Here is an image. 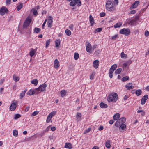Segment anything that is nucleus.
Masks as SVG:
<instances>
[{"label": "nucleus", "mask_w": 149, "mask_h": 149, "mask_svg": "<svg viewBox=\"0 0 149 149\" xmlns=\"http://www.w3.org/2000/svg\"><path fill=\"white\" fill-rule=\"evenodd\" d=\"M76 117L77 121H79L80 120L81 117V113H77Z\"/></svg>", "instance_id": "nucleus-18"}, {"label": "nucleus", "mask_w": 149, "mask_h": 149, "mask_svg": "<svg viewBox=\"0 0 149 149\" xmlns=\"http://www.w3.org/2000/svg\"><path fill=\"white\" fill-rule=\"evenodd\" d=\"M21 115L19 114H17L15 115V116L14 117V119H16L19 118L21 117Z\"/></svg>", "instance_id": "nucleus-51"}, {"label": "nucleus", "mask_w": 149, "mask_h": 149, "mask_svg": "<svg viewBox=\"0 0 149 149\" xmlns=\"http://www.w3.org/2000/svg\"><path fill=\"white\" fill-rule=\"evenodd\" d=\"M86 51L90 53H91V49H92L91 45L88 42L86 43Z\"/></svg>", "instance_id": "nucleus-10"}, {"label": "nucleus", "mask_w": 149, "mask_h": 149, "mask_svg": "<svg viewBox=\"0 0 149 149\" xmlns=\"http://www.w3.org/2000/svg\"><path fill=\"white\" fill-rule=\"evenodd\" d=\"M65 32L66 35L68 36L70 35L71 34V32L68 29H66L65 31Z\"/></svg>", "instance_id": "nucleus-43"}, {"label": "nucleus", "mask_w": 149, "mask_h": 149, "mask_svg": "<svg viewBox=\"0 0 149 149\" xmlns=\"http://www.w3.org/2000/svg\"><path fill=\"white\" fill-rule=\"evenodd\" d=\"M60 41L59 39H57L55 41V45L56 46L58 47H59L60 45Z\"/></svg>", "instance_id": "nucleus-25"}, {"label": "nucleus", "mask_w": 149, "mask_h": 149, "mask_svg": "<svg viewBox=\"0 0 149 149\" xmlns=\"http://www.w3.org/2000/svg\"><path fill=\"white\" fill-rule=\"evenodd\" d=\"M105 15V13L104 12H102L100 13V17H102L104 16Z\"/></svg>", "instance_id": "nucleus-56"}, {"label": "nucleus", "mask_w": 149, "mask_h": 149, "mask_svg": "<svg viewBox=\"0 0 149 149\" xmlns=\"http://www.w3.org/2000/svg\"><path fill=\"white\" fill-rule=\"evenodd\" d=\"M145 35L147 37L149 36V32L147 31H146L145 33Z\"/></svg>", "instance_id": "nucleus-58"}, {"label": "nucleus", "mask_w": 149, "mask_h": 149, "mask_svg": "<svg viewBox=\"0 0 149 149\" xmlns=\"http://www.w3.org/2000/svg\"><path fill=\"white\" fill-rule=\"evenodd\" d=\"M119 32L121 34L125 35L126 36L129 35L131 33L130 29L128 28L121 29L120 30Z\"/></svg>", "instance_id": "nucleus-5"}, {"label": "nucleus", "mask_w": 149, "mask_h": 149, "mask_svg": "<svg viewBox=\"0 0 149 149\" xmlns=\"http://www.w3.org/2000/svg\"><path fill=\"white\" fill-rule=\"evenodd\" d=\"M16 104L15 103H13L10 107V109L11 111H13L16 108Z\"/></svg>", "instance_id": "nucleus-15"}, {"label": "nucleus", "mask_w": 149, "mask_h": 149, "mask_svg": "<svg viewBox=\"0 0 149 149\" xmlns=\"http://www.w3.org/2000/svg\"><path fill=\"white\" fill-rule=\"evenodd\" d=\"M99 105L100 107L102 108H106L108 107V106L106 104L103 102L100 103Z\"/></svg>", "instance_id": "nucleus-22"}, {"label": "nucleus", "mask_w": 149, "mask_h": 149, "mask_svg": "<svg viewBox=\"0 0 149 149\" xmlns=\"http://www.w3.org/2000/svg\"><path fill=\"white\" fill-rule=\"evenodd\" d=\"M94 75L93 74H91L90 76V79L91 80H92L94 79Z\"/></svg>", "instance_id": "nucleus-59"}, {"label": "nucleus", "mask_w": 149, "mask_h": 149, "mask_svg": "<svg viewBox=\"0 0 149 149\" xmlns=\"http://www.w3.org/2000/svg\"><path fill=\"white\" fill-rule=\"evenodd\" d=\"M120 117V115L119 113L115 114L113 116V119L115 120H117Z\"/></svg>", "instance_id": "nucleus-23"}, {"label": "nucleus", "mask_w": 149, "mask_h": 149, "mask_svg": "<svg viewBox=\"0 0 149 149\" xmlns=\"http://www.w3.org/2000/svg\"><path fill=\"white\" fill-rule=\"evenodd\" d=\"M41 30L40 29L36 27L34 29V32H36V33H38Z\"/></svg>", "instance_id": "nucleus-44"}, {"label": "nucleus", "mask_w": 149, "mask_h": 149, "mask_svg": "<svg viewBox=\"0 0 149 149\" xmlns=\"http://www.w3.org/2000/svg\"><path fill=\"white\" fill-rule=\"evenodd\" d=\"M13 135L17 137V136L18 134V131L17 130H14L13 132Z\"/></svg>", "instance_id": "nucleus-38"}, {"label": "nucleus", "mask_w": 149, "mask_h": 149, "mask_svg": "<svg viewBox=\"0 0 149 149\" xmlns=\"http://www.w3.org/2000/svg\"><path fill=\"white\" fill-rule=\"evenodd\" d=\"M29 108L30 107L29 106L26 107L25 108V111L26 112L28 111L29 110Z\"/></svg>", "instance_id": "nucleus-61"}, {"label": "nucleus", "mask_w": 149, "mask_h": 149, "mask_svg": "<svg viewBox=\"0 0 149 149\" xmlns=\"http://www.w3.org/2000/svg\"><path fill=\"white\" fill-rule=\"evenodd\" d=\"M99 61L98 60H95L93 62V66L95 68H97L98 67Z\"/></svg>", "instance_id": "nucleus-17"}, {"label": "nucleus", "mask_w": 149, "mask_h": 149, "mask_svg": "<svg viewBox=\"0 0 149 149\" xmlns=\"http://www.w3.org/2000/svg\"><path fill=\"white\" fill-rule=\"evenodd\" d=\"M47 20V19H45V21L44 22L43 24H42V28L43 29H44V27L46 23Z\"/></svg>", "instance_id": "nucleus-62"}, {"label": "nucleus", "mask_w": 149, "mask_h": 149, "mask_svg": "<svg viewBox=\"0 0 149 149\" xmlns=\"http://www.w3.org/2000/svg\"><path fill=\"white\" fill-rule=\"evenodd\" d=\"M31 83L34 84L35 86L37 85L38 84V81L37 79H33L31 81Z\"/></svg>", "instance_id": "nucleus-36"}, {"label": "nucleus", "mask_w": 149, "mask_h": 149, "mask_svg": "<svg viewBox=\"0 0 149 149\" xmlns=\"http://www.w3.org/2000/svg\"><path fill=\"white\" fill-rule=\"evenodd\" d=\"M121 57L122 58H126L127 57V55L125 54L124 52H122L120 54Z\"/></svg>", "instance_id": "nucleus-45"}, {"label": "nucleus", "mask_w": 149, "mask_h": 149, "mask_svg": "<svg viewBox=\"0 0 149 149\" xmlns=\"http://www.w3.org/2000/svg\"><path fill=\"white\" fill-rule=\"evenodd\" d=\"M56 111H54L50 113L48 115L52 118V117L56 114Z\"/></svg>", "instance_id": "nucleus-35"}, {"label": "nucleus", "mask_w": 149, "mask_h": 149, "mask_svg": "<svg viewBox=\"0 0 149 149\" xmlns=\"http://www.w3.org/2000/svg\"><path fill=\"white\" fill-rule=\"evenodd\" d=\"M110 142L109 140L106 141L105 143V146L107 148H109L111 147Z\"/></svg>", "instance_id": "nucleus-26"}, {"label": "nucleus", "mask_w": 149, "mask_h": 149, "mask_svg": "<svg viewBox=\"0 0 149 149\" xmlns=\"http://www.w3.org/2000/svg\"><path fill=\"white\" fill-rule=\"evenodd\" d=\"M77 6L79 7L81 5V2L80 0H73L69 3V5L71 6Z\"/></svg>", "instance_id": "nucleus-4"}, {"label": "nucleus", "mask_w": 149, "mask_h": 149, "mask_svg": "<svg viewBox=\"0 0 149 149\" xmlns=\"http://www.w3.org/2000/svg\"><path fill=\"white\" fill-rule=\"evenodd\" d=\"M102 29L101 28H97L95 30V31H94V33H95L96 32H100L102 31Z\"/></svg>", "instance_id": "nucleus-47"}, {"label": "nucleus", "mask_w": 149, "mask_h": 149, "mask_svg": "<svg viewBox=\"0 0 149 149\" xmlns=\"http://www.w3.org/2000/svg\"><path fill=\"white\" fill-rule=\"evenodd\" d=\"M8 10L5 6H2L0 9V14L1 15H3L5 13H8Z\"/></svg>", "instance_id": "nucleus-8"}, {"label": "nucleus", "mask_w": 149, "mask_h": 149, "mask_svg": "<svg viewBox=\"0 0 149 149\" xmlns=\"http://www.w3.org/2000/svg\"><path fill=\"white\" fill-rule=\"evenodd\" d=\"M120 120V122L121 124L124 123L126 121V118L125 117H123L121 118L120 119H118Z\"/></svg>", "instance_id": "nucleus-28"}, {"label": "nucleus", "mask_w": 149, "mask_h": 149, "mask_svg": "<svg viewBox=\"0 0 149 149\" xmlns=\"http://www.w3.org/2000/svg\"><path fill=\"white\" fill-rule=\"evenodd\" d=\"M138 20V17L136 16L129 22V24L131 25L135 26L137 24Z\"/></svg>", "instance_id": "nucleus-7"}, {"label": "nucleus", "mask_w": 149, "mask_h": 149, "mask_svg": "<svg viewBox=\"0 0 149 149\" xmlns=\"http://www.w3.org/2000/svg\"><path fill=\"white\" fill-rule=\"evenodd\" d=\"M139 3V1H136L130 7V10H131L133 8H136Z\"/></svg>", "instance_id": "nucleus-11"}, {"label": "nucleus", "mask_w": 149, "mask_h": 149, "mask_svg": "<svg viewBox=\"0 0 149 149\" xmlns=\"http://www.w3.org/2000/svg\"><path fill=\"white\" fill-rule=\"evenodd\" d=\"M46 87V84H43L40 85L38 88H36V90L38 91V93L41 92L45 91Z\"/></svg>", "instance_id": "nucleus-6"}, {"label": "nucleus", "mask_w": 149, "mask_h": 149, "mask_svg": "<svg viewBox=\"0 0 149 149\" xmlns=\"http://www.w3.org/2000/svg\"><path fill=\"white\" fill-rule=\"evenodd\" d=\"M38 113V111H34L32 114V115L33 116H34L37 115Z\"/></svg>", "instance_id": "nucleus-53"}, {"label": "nucleus", "mask_w": 149, "mask_h": 149, "mask_svg": "<svg viewBox=\"0 0 149 149\" xmlns=\"http://www.w3.org/2000/svg\"><path fill=\"white\" fill-rule=\"evenodd\" d=\"M53 18L51 16H49L47 20V26L48 27L51 28L53 22Z\"/></svg>", "instance_id": "nucleus-9"}, {"label": "nucleus", "mask_w": 149, "mask_h": 149, "mask_svg": "<svg viewBox=\"0 0 149 149\" xmlns=\"http://www.w3.org/2000/svg\"><path fill=\"white\" fill-rule=\"evenodd\" d=\"M89 21L91 24V26H92L94 23V19L91 15H90L89 16Z\"/></svg>", "instance_id": "nucleus-20"}, {"label": "nucleus", "mask_w": 149, "mask_h": 149, "mask_svg": "<svg viewBox=\"0 0 149 149\" xmlns=\"http://www.w3.org/2000/svg\"><path fill=\"white\" fill-rule=\"evenodd\" d=\"M13 79L15 82H17L19 80V77H17L16 75L14 74L13 76Z\"/></svg>", "instance_id": "nucleus-30"}, {"label": "nucleus", "mask_w": 149, "mask_h": 149, "mask_svg": "<svg viewBox=\"0 0 149 149\" xmlns=\"http://www.w3.org/2000/svg\"><path fill=\"white\" fill-rule=\"evenodd\" d=\"M114 72L113 70H111L110 69L109 70V76L110 78H112L113 76V73Z\"/></svg>", "instance_id": "nucleus-37"}, {"label": "nucleus", "mask_w": 149, "mask_h": 149, "mask_svg": "<svg viewBox=\"0 0 149 149\" xmlns=\"http://www.w3.org/2000/svg\"><path fill=\"white\" fill-rule=\"evenodd\" d=\"M33 15L35 16H36L38 14L37 10L36 9H33Z\"/></svg>", "instance_id": "nucleus-49"}, {"label": "nucleus", "mask_w": 149, "mask_h": 149, "mask_svg": "<svg viewBox=\"0 0 149 149\" xmlns=\"http://www.w3.org/2000/svg\"><path fill=\"white\" fill-rule=\"evenodd\" d=\"M137 113H141V115L143 116L145 115V112L144 111L142 110H139L137 111Z\"/></svg>", "instance_id": "nucleus-42"}, {"label": "nucleus", "mask_w": 149, "mask_h": 149, "mask_svg": "<svg viewBox=\"0 0 149 149\" xmlns=\"http://www.w3.org/2000/svg\"><path fill=\"white\" fill-rule=\"evenodd\" d=\"M131 63V61H127L123 64V67L124 68H125L127 66H128Z\"/></svg>", "instance_id": "nucleus-27"}, {"label": "nucleus", "mask_w": 149, "mask_h": 149, "mask_svg": "<svg viewBox=\"0 0 149 149\" xmlns=\"http://www.w3.org/2000/svg\"><path fill=\"white\" fill-rule=\"evenodd\" d=\"M51 130L52 131H54L56 130V128L54 127H51Z\"/></svg>", "instance_id": "nucleus-64"}, {"label": "nucleus", "mask_w": 149, "mask_h": 149, "mask_svg": "<svg viewBox=\"0 0 149 149\" xmlns=\"http://www.w3.org/2000/svg\"><path fill=\"white\" fill-rule=\"evenodd\" d=\"M65 147L66 148L71 149L72 148V146L70 143H66L65 146Z\"/></svg>", "instance_id": "nucleus-19"}, {"label": "nucleus", "mask_w": 149, "mask_h": 149, "mask_svg": "<svg viewBox=\"0 0 149 149\" xmlns=\"http://www.w3.org/2000/svg\"><path fill=\"white\" fill-rule=\"evenodd\" d=\"M114 3V2L113 0H108L106 3L105 5L106 9L110 11H113L115 10L116 8Z\"/></svg>", "instance_id": "nucleus-2"}, {"label": "nucleus", "mask_w": 149, "mask_h": 149, "mask_svg": "<svg viewBox=\"0 0 149 149\" xmlns=\"http://www.w3.org/2000/svg\"><path fill=\"white\" fill-rule=\"evenodd\" d=\"M52 118L48 115L46 120V123H49L50 121Z\"/></svg>", "instance_id": "nucleus-50"}, {"label": "nucleus", "mask_w": 149, "mask_h": 149, "mask_svg": "<svg viewBox=\"0 0 149 149\" xmlns=\"http://www.w3.org/2000/svg\"><path fill=\"white\" fill-rule=\"evenodd\" d=\"M117 67V65L116 64H114L111 67L110 69L114 71L116 69Z\"/></svg>", "instance_id": "nucleus-34"}, {"label": "nucleus", "mask_w": 149, "mask_h": 149, "mask_svg": "<svg viewBox=\"0 0 149 149\" xmlns=\"http://www.w3.org/2000/svg\"><path fill=\"white\" fill-rule=\"evenodd\" d=\"M38 92L37 90H36V88L34 89H30L29 91L27 93V94L28 95H33L34 94H37Z\"/></svg>", "instance_id": "nucleus-12"}, {"label": "nucleus", "mask_w": 149, "mask_h": 149, "mask_svg": "<svg viewBox=\"0 0 149 149\" xmlns=\"http://www.w3.org/2000/svg\"><path fill=\"white\" fill-rule=\"evenodd\" d=\"M36 49H32V50L30 51L29 52V55L31 57H32L35 54L36 52Z\"/></svg>", "instance_id": "nucleus-21"}, {"label": "nucleus", "mask_w": 149, "mask_h": 149, "mask_svg": "<svg viewBox=\"0 0 149 149\" xmlns=\"http://www.w3.org/2000/svg\"><path fill=\"white\" fill-rule=\"evenodd\" d=\"M31 21V19L30 17H27L24 22L23 26V31H25L27 34H30L31 31V29L29 26Z\"/></svg>", "instance_id": "nucleus-1"}, {"label": "nucleus", "mask_w": 149, "mask_h": 149, "mask_svg": "<svg viewBox=\"0 0 149 149\" xmlns=\"http://www.w3.org/2000/svg\"><path fill=\"white\" fill-rule=\"evenodd\" d=\"M27 91V90L25 89L24 91H22L20 94V99H22L25 95V93Z\"/></svg>", "instance_id": "nucleus-24"}, {"label": "nucleus", "mask_w": 149, "mask_h": 149, "mask_svg": "<svg viewBox=\"0 0 149 149\" xmlns=\"http://www.w3.org/2000/svg\"><path fill=\"white\" fill-rule=\"evenodd\" d=\"M148 95L147 94L145 95L141 99V103L142 105L144 104L146 100L148 99Z\"/></svg>", "instance_id": "nucleus-13"}, {"label": "nucleus", "mask_w": 149, "mask_h": 149, "mask_svg": "<svg viewBox=\"0 0 149 149\" xmlns=\"http://www.w3.org/2000/svg\"><path fill=\"white\" fill-rule=\"evenodd\" d=\"M122 70V69L121 68H119L116 70L115 71V73L116 74H119L121 72Z\"/></svg>", "instance_id": "nucleus-39"}, {"label": "nucleus", "mask_w": 149, "mask_h": 149, "mask_svg": "<svg viewBox=\"0 0 149 149\" xmlns=\"http://www.w3.org/2000/svg\"><path fill=\"white\" fill-rule=\"evenodd\" d=\"M142 91L140 89H138L136 90V95L137 96L140 95L142 93Z\"/></svg>", "instance_id": "nucleus-33"}, {"label": "nucleus", "mask_w": 149, "mask_h": 149, "mask_svg": "<svg viewBox=\"0 0 149 149\" xmlns=\"http://www.w3.org/2000/svg\"><path fill=\"white\" fill-rule=\"evenodd\" d=\"M122 25V23L121 22H119L116 24L114 26V27L115 28H117L120 27Z\"/></svg>", "instance_id": "nucleus-32"}, {"label": "nucleus", "mask_w": 149, "mask_h": 149, "mask_svg": "<svg viewBox=\"0 0 149 149\" xmlns=\"http://www.w3.org/2000/svg\"><path fill=\"white\" fill-rule=\"evenodd\" d=\"M118 99V95L116 93H113L107 97V100L109 102H115Z\"/></svg>", "instance_id": "nucleus-3"}, {"label": "nucleus", "mask_w": 149, "mask_h": 149, "mask_svg": "<svg viewBox=\"0 0 149 149\" xmlns=\"http://www.w3.org/2000/svg\"><path fill=\"white\" fill-rule=\"evenodd\" d=\"M118 36V35H115L111 37V39L113 40H116Z\"/></svg>", "instance_id": "nucleus-52"}, {"label": "nucleus", "mask_w": 149, "mask_h": 149, "mask_svg": "<svg viewBox=\"0 0 149 149\" xmlns=\"http://www.w3.org/2000/svg\"><path fill=\"white\" fill-rule=\"evenodd\" d=\"M11 0H6V3L7 5L10 4Z\"/></svg>", "instance_id": "nucleus-57"}, {"label": "nucleus", "mask_w": 149, "mask_h": 149, "mask_svg": "<svg viewBox=\"0 0 149 149\" xmlns=\"http://www.w3.org/2000/svg\"><path fill=\"white\" fill-rule=\"evenodd\" d=\"M79 57V54L78 53H75L74 55V58L75 60H77Z\"/></svg>", "instance_id": "nucleus-48"}, {"label": "nucleus", "mask_w": 149, "mask_h": 149, "mask_svg": "<svg viewBox=\"0 0 149 149\" xmlns=\"http://www.w3.org/2000/svg\"><path fill=\"white\" fill-rule=\"evenodd\" d=\"M54 68L56 69L58 68L59 66V62L57 59H56L54 60Z\"/></svg>", "instance_id": "nucleus-14"}, {"label": "nucleus", "mask_w": 149, "mask_h": 149, "mask_svg": "<svg viewBox=\"0 0 149 149\" xmlns=\"http://www.w3.org/2000/svg\"><path fill=\"white\" fill-rule=\"evenodd\" d=\"M50 43V41L49 40H47L46 42V47H47L49 45Z\"/></svg>", "instance_id": "nucleus-55"}, {"label": "nucleus", "mask_w": 149, "mask_h": 149, "mask_svg": "<svg viewBox=\"0 0 149 149\" xmlns=\"http://www.w3.org/2000/svg\"><path fill=\"white\" fill-rule=\"evenodd\" d=\"M73 24H71L70 25V26H69V29L72 30H73Z\"/></svg>", "instance_id": "nucleus-63"}, {"label": "nucleus", "mask_w": 149, "mask_h": 149, "mask_svg": "<svg viewBox=\"0 0 149 149\" xmlns=\"http://www.w3.org/2000/svg\"><path fill=\"white\" fill-rule=\"evenodd\" d=\"M125 87L127 88L128 90L132 89L134 88V86H132V83H129L127 84L125 86Z\"/></svg>", "instance_id": "nucleus-16"}, {"label": "nucleus", "mask_w": 149, "mask_h": 149, "mask_svg": "<svg viewBox=\"0 0 149 149\" xmlns=\"http://www.w3.org/2000/svg\"><path fill=\"white\" fill-rule=\"evenodd\" d=\"M121 124L120 122V120H118L115 123V125L116 127H118L119 125H121Z\"/></svg>", "instance_id": "nucleus-40"}, {"label": "nucleus", "mask_w": 149, "mask_h": 149, "mask_svg": "<svg viewBox=\"0 0 149 149\" xmlns=\"http://www.w3.org/2000/svg\"><path fill=\"white\" fill-rule=\"evenodd\" d=\"M66 93V92L65 90H62L60 92L61 95V97H64Z\"/></svg>", "instance_id": "nucleus-31"}, {"label": "nucleus", "mask_w": 149, "mask_h": 149, "mask_svg": "<svg viewBox=\"0 0 149 149\" xmlns=\"http://www.w3.org/2000/svg\"><path fill=\"white\" fill-rule=\"evenodd\" d=\"M129 79V77L128 76H125L122 78V81H125L127 80H128Z\"/></svg>", "instance_id": "nucleus-46"}, {"label": "nucleus", "mask_w": 149, "mask_h": 149, "mask_svg": "<svg viewBox=\"0 0 149 149\" xmlns=\"http://www.w3.org/2000/svg\"><path fill=\"white\" fill-rule=\"evenodd\" d=\"M23 6V4L22 3H20L19 4L17 7V10L19 11L22 8Z\"/></svg>", "instance_id": "nucleus-29"}, {"label": "nucleus", "mask_w": 149, "mask_h": 149, "mask_svg": "<svg viewBox=\"0 0 149 149\" xmlns=\"http://www.w3.org/2000/svg\"><path fill=\"white\" fill-rule=\"evenodd\" d=\"M103 129V127L102 125H100L98 128V130L100 131L102 130Z\"/></svg>", "instance_id": "nucleus-60"}, {"label": "nucleus", "mask_w": 149, "mask_h": 149, "mask_svg": "<svg viewBox=\"0 0 149 149\" xmlns=\"http://www.w3.org/2000/svg\"><path fill=\"white\" fill-rule=\"evenodd\" d=\"M50 129V126H48L45 130H44L43 132L44 133H45V132H46L47 131H48Z\"/></svg>", "instance_id": "nucleus-54"}, {"label": "nucleus", "mask_w": 149, "mask_h": 149, "mask_svg": "<svg viewBox=\"0 0 149 149\" xmlns=\"http://www.w3.org/2000/svg\"><path fill=\"white\" fill-rule=\"evenodd\" d=\"M126 127V125L124 123L121 124L120 127L119 128H121L122 130H124Z\"/></svg>", "instance_id": "nucleus-41"}]
</instances>
